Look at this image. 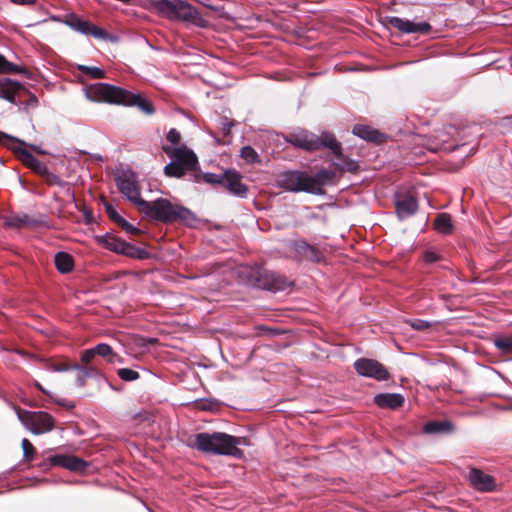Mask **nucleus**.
I'll return each instance as SVG.
<instances>
[{
	"label": "nucleus",
	"instance_id": "393cba45",
	"mask_svg": "<svg viewBox=\"0 0 512 512\" xmlns=\"http://www.w3.org/2000/svg\"><path fill=\"white\" fill-rule=\"evenodd\" d=\"M353 134L368 141H379L380 134L366 125H356L353 128Z\"/></svg>",
	"mask_w": 512,
	"mask_h": 512
},
{
	"label": "nucleus",
	"instance_id": "f3484780",
	"mask_svg": "<svg viewBox=\"0 0 512 512\" xmlns=\"http://www.w3.org/2000/svg\"><path fill=\"white\" fill-rule=\"evenodd\" d=\"M335 177V172L328 169H321L315 175L308 173L310 193L315 195L323 194V186L332 184Z\"/></svg>",
	"mask_w": 512,
	"mask_h": 512
},
{
	"label": "nucleus",
	"instance_id": "603ef678",
	"mask_svg": "<svg viewBox=\"0 0 512 512\" xmlns=\"http://www.w3.org/2000/svg\"><path fill=\"white\" fill-rule=\"evenodd\" d=\"M36 386L41 390L43 391L44 393L47 394V392L41 387V385L39 383H36Z\"/></svg>",
	"mask_w": 512,
	"mask_h": 512
},
{
	"label": "nucleus",
	"instance_id": "e433bc0d",
	"mask_svg": "<svg viewBox=\"0 0 512 512\" xmlns=\"http://www.w3.org/2000/svg\"><path fill=\"white\" fill-rule=\"evenodd\" d=\"M21 446L23 449V455L26 460H32L35 454V448L30 443V441L26 438H24L21 442Z\"/></svg>",
	"mask_w": 512,
	"mask_h": 512
},
{
	"label": "nucleus",
	"instance_id": "0eeeda50",
	"mask_svg": "<svg viewBox=\"0 0 512 512\" xmlns=\"http://www.w3.org/2000/svg\"><path fill=\"white\" fill-rule=\"evenodd\" d=\"M17 414L21 423L33 434H43L51 431L54 427L53 417L46 412L18 411Z\"/></svg>",
	"mask_w": 512,
	"mask_h": 512
},
{
	"label": "nucleus",
	"instance_id": "5701e85b",
	"mask_svg": "<svg viewBox=\"0 0 512 512\" xmlns=\"http://www.w3.org/2000/svg\"><path fill=\"white\" fill-rule=\"evenodd\" d=\"M423 430L427 434L450 433L453 430V426L448 421H431L424 425Z\"/></svg>",
	"mask_w": 512,
	"mask_h": 512
},
{
	"label": "nucleus",
	"instance_id": "6e6552de",
	"mask_svg": "<svg viewBox=\"0 0 512 512\" xmlns=\"http://www.w3.org/2000/svg\"><path fill=\"white\" fill-rule=\"evenodd\" d=\"M115 181L119 191L140 210V203L145 200L141 198L135 174L131 171H121L116 174Z\"/></svg>",
	"mask_w": 512,
	"mask_h": 512
},
{
	"label": "nucleus",
	"instance_id": "dca6fc26",
	"mask_svg": "<svg viewBox=\"0 0 512 512\" xmlns=\"http://www.w3.org/2000/svg\"><path fill=\"white\" fill-rule=\"evenodd\" d=\"M396 213L399 219H406L418 210V202L416 198L409 194L398 193L395 195Z\"/></svg>",
	"mask_w": 512,
	"mask_h": 512
},
{
	"label": "nucleus",
	"instance_id": "ddd939ff",
	"mask_svg": "<svg viewBox=\"0 0 512 512\" xmlns=\"http://www.w3.org/2000/svg\"><path fill=\"white\" fill-rule=\"evenodd\" d=\"M21 142L22 143L10 142L7 143V145L17 154L18 158L25 166L40 176L42 173H46L47 166L36 157H34L28 150L23 148L22 145L25 143L23 141Z\"/></svg>",
	"mask_w": 512,
	"mask_h": 512
},
{
	"label": "nucleus",
	"instance_id": "20e7f679",
	"mask_svg": "<svg viewBox=\"0 0 512 512\" xmlns=\"http://www.w3.org/2000/svg\"><path fill=\"white\" fill-rule=\"evenodd\" d=\"M140 212L163 222H181L188 226H194L197 218L188 208L172 203L168 199L159 198L153 202L140 203Z\"/></svg>",
	"mask_w": 512,
	"mask_h": 512
},
{
	"label": "nucleus",
	"instance_id": "c9c22d12",
	"mask_svg": "<svg viewBox=\"0 0 512 512\" xmlns=\"http://www.w3.org/2000/svg\"><path fill=\"white\" fill-rule=\"evenodd\" d=\"M268 280V288L274 290H284L285 282H279L278 277L274 273L266 274Z\"/></svg>",
	"mask_w": 512,
	"mask_h": 512
},
{
	"label": "nucleus",
	"instance_id": "c03bdc74",
	"mask_svg": "<svg viewBox=\"0 0 512 512\" xmlns=\"http://www.w3.org/2000/svg\"><path fill=\"white\" fill-rule=\"evenodd\" d=\"M119 225H121V227L128 233H131V234H135L138 229L135 228L132 224H130L129 222H127L124 218L121 219Z\"/></svg>",
	"mask_w": 512,
	"mask_h": 512
},
{
	"label": "nucleus",
	"instance_id": "37998d69",
	"mask_svg": "<svg viewBox=\"0 0 512 512\" xmlns=\"http://www.w3.org/2000/svg\"><path fill=\"white\" fill-rule=\"evenodd\" d=\"M439 259V256L434 251H426L423 253V260L425 263L431 264L436 262Z\"/></svg>",
	"mask_w": 512,
	"mask_h": 512
},
{
	"label": "nucleus",
	"instance_id": "f03ea898",
	"mask_svg": "<svg viewBox=\"0 0 512 512\" xmlns=\"http://www.w3.org/2000/svg\"><path fill=\"white\" fill-rule=\"evenodd\" d=\"M85 95L93 102H106L123 106H137L147 115L155 112L153 105L140 94L132 93L126 89L107 84L95 83L87 87Z\"/></svg>",
	"mask_w": 512,
	"mask_h": 512
},
{
	"label": "nucleus",
	"instance_id": "4468645a",
	"mask_svg": "<svg viewBox=\"0 0 512 512\" xmlns=\"http://www.w3.org/2000/svg\"><path fill=\"white\" fill-rule=\"evenodd\" d=\"M387 23L405 34H427L431 30V25L427 22H413L397 16L387 18Z\"/></svg>",
	"mask_w": 512,
	"mask_h": 512
},
{
	"label": "nucleus",
	"instance_id": "a19ab883",
	"mask_svg": "<svg viewBox=\"0 0 512 512\" xmlns=\"http://www.w3.org/2000/svg\"><path fill=\"white\" fill-rule=\"evenodd\" d=\"M95 356H96L95 347L86 349L81 353V362L84 365H88L92 362V360L95 358Z\"/></svg>",
	"mask_w": 512,
	"mask_h": 512
},
{
	"label": "nucleus",
	"instance_id": "09e8293b",
	"mask_svg": "<svg viewBox=\"0 0 512 512\" xmlns=\"http://www.w3.org/2000/svg\"><path fill=\"white\" fill-rule=\"evenodd\" d=\"M30 147L36 151L37 153L39 154H44L45 152L43 150H41L39 147L35 146V145H30Z\"/></svg>",
	"mask_w": 512,
	"mask_h": 512
},
{
	"label": "nucleus",
	"instance_id": "4be33fe9",
	"mask_svg": "<svg viewBox=\"0 0 512 512\" xmlns=\"http://www.w3.org/2000/svg\"><path fill=\"white\" fill-rule=\"evenodd\" d=\"M22 85L10 78L0 79V97L10 103H15V95Z\"/></svg>",
	"mask_w": 512,
	"mask_h": 512
},
{
	"label": "nucleus",
	"instance_id": "f8f14e48",
	"mask_svg": "<svg viewBox=\"0 0 512 512\" xmlns=\"http://www.w3.org/2000/svg\"><path fill=\"white\" fill-rule=\"evenodd\" d=\"M5 224L13 228H38L47 227L45 216H30L28 214H13L5 218Z\"/></svg>",
	"mask_w": 512,
	"mask_h": 512
},
{
	"label": "nucleus",
	"instance_id": "de8ad7c7",
	"mask_svg": "<svg viewBox=\"0 0 512 512\" xmlns=\"http://www.w3.org/2000/svg\"><path fill=\"white\" fill-rule=\"evenodd\" d=\"M12 3L17 5H33L35 0H10Z\"/></svg>",
	"mask_w": 512,
	"mask_h": 512
},
{
	"label": "nucleus",
	"instance_id": "423d86ee",
	"mask_svg": "<svg viewBox=\"0 0 512 512\" xmlns=\"http://www.w3.org/2000/svg\"><path fill=\"white\" fill-rule=\"evenodd\" d=\"M149 8L170 20H179L205 27L207 21L198 10L182 0H147Z\"/></svg>",
	"mask_w": 512,
	"mask_h": 512
},
{
	"label": "nucleus",
	"instance_id": "9b49d317",
	"mask_svg": "<svg viewBox=\"0 0 512 512\" xmlns=\"http://www.w3.org/2000/svg\"><path fill=\"white\" fill-rule=\"evenodd\" d=\"M468 481L475 490L480 492H494L497 490L496 479L478 468H470Z\"/></svg>",
	"mask_w": 512,
	"mask_h": 512
},
{
	"label": "nucleus",
	"instance_id": "bb28decb",
	"mask_svg": "<svg viewBox=\"0 0 512 512\" xmlns=\"http://www.w3.org/2000/svg\"><path fill=\"white\" fill-rule=\"evenodd\" d=\"M55 265L61 273H68L73 268V259L65 252H58L55 255Z\"/></svg>",
	"mask_w": 512,
	"mask_h": 512
},
{
	"label": "nucleus",
	"instance_id": "412c9836",
	"mask_svg": "<svg viewBox=\"0 0 512 512\" xmlns=\"http://www.w3.org/2000/svg\"><path fill=\"white\" fill-rule=\"evenodd\" d=\"M374 402L381 408L396 409L403 405L404 397L398 393H380L375 395Z\"/></svg>",
	"mask_w": 512,
	"mask_h": 512
},
{
	"label": "nucleus",
	"instance_id": "ea45409f",
	"mask_svg": "<svg viewBox=\"0 0 512 512\" xmlns=\"http://www.w3.org/2000/svg\"><path fill=\"white\" fill-rule=\"evenodd\" d=\"M408 323L413 329L419 330V331L426 330L431 327L430 322H428L426 320H422V319L410 320Z\"/></svg>",
	"mask_w": 512,
	"mask_h": 512
},
{
	"label": "nucleus",
	"instance_id": "7c9ffc66",
	"mask_svg": "<svg viewBox=\"0 0 512 512\" xmlns=\"http://www.w3.org/2000/svg\"><path fill=\"white\" fill-rule=\"evenodd\" d=\"M78 70L91 79H102L105 77V71L99 67L78 65Z\"/></svg>",
	"mask_w": 512,
	"mask_h": 512
},
{
	"label": "nucleus",
	"instance_id": "a211bd4d",
	"mask_svg": "<svg viewBox=\"0 0 512 512\" xmlns=\"http://www.w3.org/2000/svg\"><path fill=\"white\" fill-rule=\"evenodd\" d=\"M49 461L51 465L61 466L74 472H82L88 466L87 462H85L83 459L71 455H54L50 457Z\"/></svg>",
	"mask_w": 512,
	"mask_h": 512
},
{
	"label": "nucleus",
	"instance_id": "7ed1b4c3",
	"mask_svg": "<svg viewBox=\"0 0 512 512\" xmlns=\"http://www.w3.org/2000/svg\"><path fill=\"white\" fill-rule=\"evenodd\" d=\"M170 146H164V152L172 159L164 167V173L169 177H182L187 171L196 168L198 161L195 153L185 146L179 145L180 133L172 128L167 134Z\"/></svg>",
	"mask_w": 512,
	"mask_h": 512
},
{
	"label": "nucleus",
	"instance_id": "72a5a7b5",
	"mask_svg": "<svg viewBox=\"0 0 512 512\" xmlns=\"http://www.w3.org/2000/svg\"><path fill=\"white\" fill-rule=\"evenodd\" d=\"M117 374L124 381H134L139 378V373L129 368H121Z\"/></svg>",
	"mask_w": 512,
	"mask_h": 512
},
{
	"label": "nucleus",
	"instance_id": "4c0bfd02",
	"mask_svg": "<svg viewBox=\"0 0 512 512\" xmlns=\"http://www.w3.org/2000/svg\"><path fill=\"white\" fill-rule=\"evenodd\" d=\"M73 370H78L81 374L86 377H92L98 374V370L95 367H89L88 365L73 364Z\"/></svg>",
	"mask_w": 512,
	"mask_h": 512
},
{
	"label": "nucleus",
	"instance_id": "2f4dec72",
	"mask_svg": "<svg viewBox=\"0 0 512 512\" xmlns=\"http://www.w3.org/2000/svg\"><path fill=\"white\" fill-rule=\"evenodd\" d=\"M241 157L249 164L260 162L257 152L251 146L242 147Z\"/></svg>",
	"mask_w": 512,
	"mask_h": 512
},
{
	"label": "nucleus",
	"instance_id": "cd10ccee",
	"mask_svg": "<svg viewBox=\"0 0 512 512\" xmlns=\"http://www.w3.org/2000/svg\"><path fill=\"white\" fill-rule=\"evenodd\" d=\"M99 242L105 248L109 249L110 251L119 253V254H120L122 247L125 243L124 240L114 237V236H110V235H105V236L99 237Z\"/></svg>",
	"mask_w": 512,
	"mask_h": 512
},
{
	"label": "nucleus",
	"instance_id": "f257e3e1",
	"mask_svg": "<svg viewBox=\"0 0 512 512\" xmlns=\"http://www.w3.org/2000/svg\"><path fill=\"white\" fill-rule=\"evenodd\" d=\"M286 141L306 151H315L322 147H328L337 157L338 162H335L334 165L340 171H356L358 168L357 162L343 156L340 143L330 133L323 132L318 136L307 130L299 129L291 132L286 137Z\"/></svg>",
	"mask_w": 512,
	"mask_h": 512
},
{
	"label": "nucleus",
	"instance_id": "39448f33",
	"mask_svg": "<svg viewBox=\"0 0 512 512\" xmlns=\"http://www.w3.org/2000/svg\"><path fill=\"white\" fill-rule=\"evenodd\" d=\"M240 443V438L223 432H202L195 435L192 446L209 454L240 457L242 455L238 448Z\"/></svg>",
	"mask_w": 512,
	"mask_h": 512
},
{
	"label": "nucleus",
	"instance_id": "49530a36",
	"mask_svg": "<svg viewBox=\"0 0 512 512\" xmlns=\"http://www.w3.org/2000/svg\"><path fill=\"white\" fill-rule=\"evenodd\" d=\"M4 140H7L8 143H10V142L22 143L21 140L15 138V137L9 136L8 134L0 131V142H3Z\"/></svg>",
	"mask_w": 512,
	"mask_h": 512
},
{
	"label": "nucleus",
	"instance_id": "aec40b11",
	"mask_svg": "<svg viewBox=\"0 0 512 512\" xmlns=\"http://www.w3.org/2000/svg\"><path fill=\"white\" fill-rule=\"evenodd\" d=\"M293 250L298 257L303 259L314 262H320L322 259L321 252L303 240L295 241L293 243Z\"/></svg>",
	"mask_w": 512,
	"mask_h": 512
},
{
	"label": "nucleus",
	"instance_id": "473e14b6",
	"mask_svg": "<svg viewBox=\"0 0 512 512\" xmlns=\"http://www.w3.org/2000/svg\"><path fill=\"white\" fill-rule=\"evenodd\" d=\"M495 346L503 352H512V336L496 339Z\"/></svg>",
	"mask_w": 512,
	"mask_h": 512
},
{
	"label": "nucleus",
	"instance_id": "9d476101",
	"mask_svg": "<svg viewBox=\"0 0 512 512\" xmlns=\"http://www.w3.org/2000/svg\"><path fill=\"white\" fill-rule=\"evenodd\" d=\"M354 368L359 375L377 381H385L390 377L384 365L374 359L360 358L354 362Z\"/></svg>",
	"mask_w": 512,
	"mask_h": 512
},
{
	"label": "nucleus",
	"instance_id": "a18cd8bd",
	"mask_svg": "<svg viewBox=\"0 0 512 512\" xmlns=\"http://www.w3.org/2000/svg\"><path fill=\"white\" fill-rule=\"evenodd\" d=\"M51 369L55 372H64V371H69V370H73V365H68V364H54L51 366Z\"/></svg>",
	"mask_w": 512,
	"mask_h": 512
},
{
	"label": "nucleus",
	"instance_id": "6ab92c4d",
	"mask_svg": "<svg viewBox=\"0 0 512 512\" xmlns=\"http://www.w3.org/2000/svg\"><path fill=\"white\" fill-rule=\"evenodd\" d=\"M223 186L232 194L243 197L247 193V187L241 182V176L235 171L224 173Z\"/></svg>",
	"mask_w": 512,
	"mask_h": 512
},
{
	"label": "nucleus",
	"instance_id": "58836bf2",
	"mask_svg": "<svg viewBox=\"0 0 512 512\" xmlns=\"http://www.w3.org/2000/svg\"><path fill=\"white\" fill-rule=\"evenodd\" d=\"M205 182L209 184H221L224 182V173L223 174H215V173H206L204 175Z\"/></svg>",
	"mask_w": 512,
	"mask_h": 512
},
{
	"label": "nucleus",
	"instance_id": "c756f323",
	"mask_svg": "<svg viewBox=\"0 0 512 512\" xmlns=\"http://www.w3.org/2000/svg\"><path fill=\"white\" fill-rule=\"evenodd\" d=\"M120 254L135 259H144L147 256V252L144 249L135 247L134 245L127 242L124 243Z\"/></svg>",
	"mask_w": 512,
	"mask_h": 512
},
{
	"label": "nucleus",
	"instance_id": "8fccbe9b",
	"mask_svg": "<svg viewBox=\"0 0 512 512\" xmlns=\"http://www.w3.org/2000/svg\"><path fill=\"white\" fill-rule=\"evenodd\" d=\"M84 383H85V377L82 375L81 377H79V384H80L81 386H83V385H84Z\"/></svg>",
	"mask_w": 512,
	"mask_h": 512
},
{
	"label": "nucleus",
	"instance_id": "b1692460",
	"mask_svg": "<svg viewBox=\"0 0 512 512\" xmlns=\"http://www.w3.org/2000/svg\"><path fill=\"white\" fill-rule=\"evenodd\" d=\"M434 227L441 234H450L453 230L452 220L449 214L440 213L434 221Z\"/></svg>",
	"mask_w": 512,
	"mask_h": 512
},
{
	"label": "nucleus",
	"instance_id": "79ce46f5",
	"mask_svg": "<svg viewBox=\"0 0 512 512\" xmlns=\"http://www.w3.org/2000/svg\"><path fill=\"white\" fill-rule=\"evenodd\" d=\"M106 211L109 215V217L114 220L116 223H120L121 219H123L122 216H120L117 211L112 207L110 204H106Z\"/></svg>",
	"mask_w": 512,
	"mask_h": 512
},
{
	"label": "nucleus",
	"instance_id": "a878e982",
	"mask_svg": "<svg viewBox=\"0 0 512 512\" xmlns=\"http://www.w3.org/2000/svg\"><path fill=\"white\" fill-rule=\"evenodd\" d=\"M96 355L106 359L109 363L122 362L121 357L115 354L112 348L105 343H99L95 346Z\"/></svg>",
	"mask_w": 512,
	"mask_h": 512
},
{
	"label": "nucleus",
	"instance_id": "864d4df0",
	"mask_svg": "<svg viewBox=\"0 0 512 512\" xmlns=\"http://www.w3.org/2000/svg\"><path fill=\"white\" fill-rule=\"evenodd\" d=\"M229 129H230V126H229V125H228L227 127L225 126V127L223 128V130H224L225 132H226V131H229Z\"/></svg>",
	"mask_w": 512,
	"mask_h": 512
},
{
	"label": "nucleus",
	"instance_id": "3c124183",
	"mask_svg": "<svg viewBox=\"0 0 512 512\" xmlns=\"http://www.w3.org/2000/svg\"><path fill=\"white\" fill-rule=\"evenodd\" d=\"M256 284H257L258 286H265V285H266V283H263V284H262V283L260 282V279H258V278H257V283H256Z\"/></svg>",
	"mask_w": 512,
	"mask_h": 512
},
{
	"label": "nucleus",
	"instance_id": "2eb2a0df",
	"mask_svg": "<svg viewBox=\"0 0 512 512\" xmlns=\"http://www.w3.org/2000/svg\"><path fill=\"white\" fill-rule=\"evenodd\" d=\"M66 23L70 28L81 34L91 35L97 39H106L108 37V33L105 30L95 26L89 21L82 20L77 16H71Z\"/></svg>",
	"mask_w": 512,
	"mask_h": 512
},
{
	"label": "nucleus",
	"instance_id": "f704fd0d",
	"mask_svg": "<svg viewBox=\"0 0 512 512\" xmlns=\"http://www.w3.org/2000/svg\"><path fill=\"white\" fill-rule=\"evenodd\" d=\"M41 177L44 178V180L46 181V183L48 185H58V186L64 185V181L56 174L51 173L48 170V168H46V173L41 174Z\"/></svg>",
	"mask_w": 512,
	"mask_h": 512
},
{
	"label": "nucleus",
	"instance_id": "1a4fd4ad",
	"mask_svg": "<svg viewBox=\"0 0 512 512\" xmlns=\"http://www.w3.org/2000/svg\"><path fill=\"white\" fill-rule=\"evenodd\" d=\"M277 186L290 192L310 193L308 173L304 171H285L276 179Z\"/></svg>",
	"mask_w": 512,
	"mask_h": 512
},
{
	"label": "nucleus",
	"instance_id": "c85d7f7f",
	"mask_svg": "<svg viewBox=\"0 0 512 512\" xmlns=\"http://www.w3.org/2000/svg\"><path fill=\"white\" fill-rule=\"evenodd\" d=\"M25 68L9 62L0 54V74H26Z\"/></svg>",
	"mask_w": 512,
	"mask_h": 512
}]
</instances>
